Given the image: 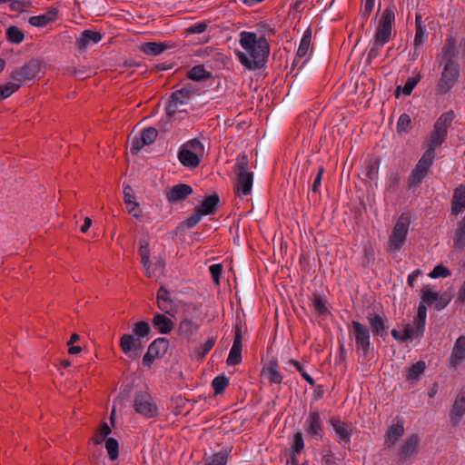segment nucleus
<instances>
[{
	"instance_id": "nucleus-43",
	"label": "nucleus",
	"mask_w": 465,
	"mask_h": 465,
	"mask_svg": "<svg viewBox=\"0 0 465 465\" xmlns=\"http://www.w3.org/2000/svg\"><path fill=\"white\" fill-rule=\"evenodd\" d=\"M165 340L164 339H156L155 341H153L150 346H149V349H148V352L144 355V358H143V361H146L147 358L149 357H155V356H158L160 351L158 350V347L162 346V351L163 352L165 351Z\"/></svg>"
},
{
	"instance_id": "nucleus-45",
	"label": "nucleus",
	"mask_w": 465,
	"mask_h": 465,
	"mask_svg": "<svg viewBox=\"0 0 465 465\" xmlns=\"http://www.w3.org/2000/svg\"><path fill=\"white\" fill-rule=\"evenodd\" d=\"M426 364L423 361H419L408 369L407 378L409 380H417L424 372Z\"/></svg>"
},
{
	"instance_id": "nucleus-3",
	"label": "nucleus",
	"mask_w": 465,
	"mask_h": 465,
	"mask_svg": "<svg viewBox=\"0 0 465 465\" xmlns=\"http://www.w3.org/2000/svg\"><path fill=\"white\" fill-rule=\"evenodd\" d=\"M139 254L144 273L150 278H158L163 274L164 261L161 256L150 257L149 243L145 240L140 241Z\"/></svg>"
},
{
	"instance_id": "nucleus-62",
	"label": "nucleus",
	"mask_w": 465,
	"mask_h": 465,
	"mask_svg": "<svg viewBox=\"0 0 465 465\" xmlns=\"http://www.w3.org/2000/svg\"><path fill=\"white\" fill-rule=\"evenodd\" d=\"M124 203H129L131 202L136 201L135 196L133 193V189L130 185H126L124 188Z\"/></svg>"
},
{
	"instance_id": "nucleus-26",
	"label": "nucleus",
	"mask_w": 465,
	"mask_h": 465,
	"mask_svg": "<svg viewBox=\"0 0 465 465\" xmlns=\"http://www.w3.org/2000/svg\"><path fill=\"white\" fill-rule=\"evenodd\" d=\"M404 434V426L402 422L392 424L389 427L385 436V445L388 447L394 446L400 438Z\"/></svg>"
},
{
	"instance_id": "nucleus-56",
	"label": "nucleus",
	"mask_w": 465,
	"mask_h": 465,
	"mask_svg": "<svg viewBox=\"0 0 465 465\" xmlns=\"http://www.w3.org/2000/svg\"><path fill=\"white\" fill-rule=\"evenodd\" d=\"M419 81H420V78H418V77L408 78L405 84L401 88L402 93L407 96L411 95V94L412 93L413 89L415 88V86L417 85Z\"/></svg>"
},
{
	"instance_id": "nucleus-21",
	"label": "nucleus",
	"mask_w": 465,
	"mask_h": 465,
	"mask_svg": "<svg viewBox=\"0 0 465 465\" xmlns=\"http://www.w3.org/2000/svg\"><path fill=\"white\" fill-rule=\"evenodd\" d=\"M331 425L340 443H350L352 431L349 425L338 419H332Z\"/></svg>"
},
{
	"instance_id": "nucleus-27",
	"label": "nucleus",
	"mask_w": 465,
	"mask_h": 465,
	"mask_svg": "<svg viewBox=\"0 0 465 465\" xmlns=\"http://www.w3.org/2000/svg\"><path fill=\"white\" fill-rule=\"evenodd\" d=\"M415 37H414V48L418 50L426 41L427 39V30L426 25H424L421 15H416L415 17Z\"/></svg>"
},
{
	"instance_id": "nucleus-7",
	"label": "nucleus",
	"mask_w": 465,
	"mask_h": 465,
	"mask_svg": "<svg viewBox=\"0 0 465 465\" xmlns=\"http://www.w3.org/2000/svg\"><path fill=\"white\" fill-rule=\"evenodd\" d=\"M434 158L435 153L432 152V149H427L424 152L410 175V188H416L422 183L430 171Z\"/></svg>"
},
{
	"instance_id": "nucleus-14",
	"label": "nucleus",
	"mask_w": 465,
	"mask_h": 465,
	"mask_svg": "<svg viewBox=\"0 0 465 465\" xmlns=\"http://www.w3.org/2000/svg\"><path fill=\"white\" fill-rule=\"evenodd\" d=\"M191 100V91L187 89H181L174 92L172 95L170 102L167 104V114L172 116L177 112H183L182 106L189 104Z\"/></svg>"
},
{
	"instance_id": "nucleus-2",
	"label": "nucleus",
	"mask_w": 465,
	"mask_h": 465,
	"mask_svg": "<svg viewBox=\"0 0 465 465\" xmlns=\"http://www.w3.org/2000/svg\"><path fill=\"white\" fill-rule=\"evenodd\" d=\"M203 155V144L198 139H192L181 146L178 159L184 167L194 168L199 165Z\"/></svg>"
},
{
	"instance_id": "nucleus-15",
	"label": "nucleus",
	"mask_w": 465,
	"mask_h": 465,
	"mask_svg": "<svg viewBox=\"0 0 465 465\" xmlns=\"http://www.w3.org/2000/svg\"><path fill=\"white\" fill-rule=\"evenodd\" d=\"M193 193V188L184 183H179L168 188L165 191V196L167 201L175 204L185 200Z\"/></svg>"
},
{
	"instance_id": "nucleus-22",
	"label": "nucleus",
	"mask_w": 465,
	"mask_h": 465,
	"mask_svg": "<svg viewBox=\"0 0 465 465\" xmlns=\"http://www.w3.org/2000/svg\"><path fill=\"white\" fill-rule=\"evenodd\" d=\"M465 360V336L460 335L455 341L451 354L450 356V364L453 367L460 365Z\"/></svg>"
},
{
	"instance_id": "nucleus-53",
	"label": "nucleus",
	"mask_w": 465,
	"mask_h": 465,
	"mask_svg": "<svg viewBox=\"0 0 465 465\" xmlns=\"http://www.w3.org/2000/svg\"><path fill=\"white\" fill-rule=\"evenodd\" d=\"M13 77L17 81H23L31 78L32 74H30V66L25 65L22 68L15 70L14 72Z\"/></svg>"
},
{
	"instance_id": "nucleus-23",
	"label": "nucleus",
	"mask_w": 465,
	"mask_h": 465,
	"mask_svg": "<svg viewBox=\"0 0 465 465\" xmlns=\"http://www.w3.org/2000/svg\"><path fill=\"white\" fill-rule=\"evenodd\" d=\"M465 414V392L460 393L450 410V418L453 425H458Z\"/></svg>"
},
{
	"instance_id": "nucleus-50",
	"label": "nucleus",
	"mask_w": 465,
	"mask_h": 465,
	"mask_svg": "<svg viewBox=\"0 0 465 465\" xmlns=\"http://www.w3.org/2000/svg\"><path fill=\"white\" fill-rule=\"evenodd\" d=\"M451 274L450 271L444 265L439 264L429 273V277L432 279L446 278Z\"/></svg>"
},
{
	"instance_id": "nucleus-60",
	"label": "nucleus",
	"mask_w": 465,
	"mask_h": 465,
	"mask_svg": "<svg viewBox=\"0 0 465 465\" xmlns=\"http://www.w3.org/2000/svg\"><path fill=\"white\" fill-rule=\"evenodd\" d=\"M203 215L196 209L195 213L185 221V224L188 228L194 227L201 220Z\"/></svg>"
},
{
	"instance_id": "nucleus-17",
	"label": "nucleus",
	"mask_w": 465,
	"mask_h": 465,
	"mask_svg": "<svg viewBox=\"0 0 465 465\" xmlns=\"http://www.w3.org/2000/svg\"><path fill=\"white\" fill-rule=\"evenodd\" d=\"M305 431L315 439H321L323 435L320 413L316 411H311L304 422Z\"/></svg>"
},
{
	"instance_id": "nucleus-37",
	"label": "nucleus",
	"mask_w": 465,
	"mask_h": 465,
	"mask_svg": "<svg viewBox=\"0 0 465 465\" xmlns=\"http://www.w3.org/2000/svg\"><path fill=\"white\" fill-rule=\"evenodd\" d=\"M401 177L398 173H392L386 179L385 197L396 193L400 187Z\"/></svg>"
},
{
	"instance_id": "nucleus-19",
	"label": "nucleus",
	"mask_w": 465,
	"mask_h": 465,
	"mask_svg": "<svg viewBox=\"0 0 465 465\" xmlns=\"http://www.w3.org/2000/svg\"><path fill=\"white\" fill-rule=\"evenodd\" d=\"M420 299H421V302L420 304H423V305L434 304L435 308L438 311L444 309L450 302V300L443 301L441 295H440L438 292L432 291L431 289H430L428 287H425L422 289Z\"/></svg>"
},
{
	"instance_id": "nucleus-24",
	"label": "nucleus",
	"mask_w": 465,
	"mask_h": 465,
	"mask_svg": "<svg viewBox=\"0 0 465 465\" xmlns=\"http://www.w3.org/2000/svg\"><path fill=\"white\" fill-rule=\"evenodd\" d=\"M465 210V185L460 184L454 190L451 203V213L459 214Z\"/></svg>"
},
{
	"instance_id": "nucleus-55",
	"label": "nucleus",
	"mask_w": 465,
	"mask_h": 465,
	"mask_svg": "<svg viewBox=\"0 0 465 465\" xmlns=\"http://www.w3.org/2000/svg\"><path fill=\"white\" fill-rule=\"evenodd\" d=\"M125 205H126V210L129 214H131L132 216H134L136 219H138L142 216V209L140 207L139 203L134 201V202H131L129 203H125Z\"/></svg>"
},
{
	"instance_id": "nucleus-34",
	"label": "nucleus",
	"mask_w": 465,
	"mask_h": 465,
	"mask_svg": "<svg viewBox=\"0 0 465 465\" xmlns=\"http://www.w3.org/2000/svg\"><path fill=\"white\" fill-rule=\"evenodd\" d=\"M458 51L456 47L455 38L450 36L446 39L444 47L442 48V59L447 62H454L453 58L457 55Z\"/></svg>"
},
{
	"instance_id": "nucleus-1",
	"label": "nucleus",
	"mask_w": 465,
	"mask_h": 465,
	"mask_svg": "<svg viewBox=\"0 0 465 465\" xmlns=\"http://www.w3.org/2000/svg\"><path fill=\"white\" fill-rule=\"evenodd\" d=\"M241 49L235 54L241 64L248 70H257L263 66L270 53L266 38L253 32L242 31L239 39Z\"/></svg>"
},
{
	"instance_id": "nucleus-11",
	"label": "nucleus",
	"mask_w": 465,
	"mask_h": 465,
	"mask_svg": "<svg viewBox=\"0 0 465 465\" xmlns=\"http://www.w3.org/2000/svg\"><path fill=\"white\" fill-rule=\"evenodd\" d=\"M237 168V183L235 186L236 193L239 196H246L252 191L253 175L247 169V162L245 158L239 160Z\"/></svg>"
},
{
	"instance_id": "nucleus-41",
	"label": "nucleus",
	"mask_w": 465,
	"mask_h": 465,
	"mask_svg": "<svg viewBox=\"0 0 465 465\" xmlns=\"http://www.w3.org/2000/svg\"><path fill=\"white\" fill-rule=\"evenodd\" d=\"M312 308L314 310V312L321 315V316H326L329 314V309L327 307V302H326V300L320 296V295H316L314 296V298L312 299Z\"/></svg>"
},
{
	"instance_id": "nucleus-8",
	"label": "nucleus",
	"mask_w": 465,
	"mask_h": 465,
	"mask_svg": "<svg viewBox=\"0 0 465 465\" xmlns=\"http://www.w3.org/2000/svg\"><path fill=\"white\" fill-rule=\"evenodd\" d=\"M134 411L144 418H154L158 415V407L147 390L137 391L134 400Z\"/></svg>"
},
{
	"instance_id": "nucleus-5",
	"label": "nucleus",
	"mask_w": 465,
	"mask_h": 465,
	"mask_svg": "<svg viewBox=\"0 0 465 465\" xmlns=\"http://www.w3.org/2000/svg\"><path fill=\"white\" fill-rule=\"evenodd\" d=\"M395 22V11L393 7H387L383 10L378 22L374 34L378 46H383L387 44L392 35V26Z\"/></svg>"
},
{
	"instance_id": "nucleus-44",
	"label": "nucleus",
	"mask_w": 465,
	"mask_h": 465,
	"mask_svg": "<svg viewBox=\"0 0 465 465\" xmlns=\"http://www.w3.org/2000/svg\"><path fill=\"white\" fill-rule=\"evenodd\" d=\"M188 76L194 81H202L209 78L210 74L205 70L203 65H195L189 72Z\"/></svg>"
},
{
	"instance_id": "nucleus-39",
	"label": "nucleus",
	"mask_w": 465,
	"mask_h": 465,
	"mask_svg": "<svg viewBox=\"0 0 465 465\" xmlns=\"http://www.w3.org/2000/svg\"><path fill=\"white\" fill-rule=\"evenodd\" d=\"M134 334L136 336V339L142 342L144 339L148 340V336L151 331L150 325L146 322H137L134 329Z\"/></svg>"
},
{
	"instance_id": "nucleus-16",
	"label": "nucleus",
	"mask_w": 465,
	"mask_h": 465,
	"mask_svg": "<svg viewBox=\"0 0 465 465\" xmlns=\"http://www.w3.org/2000/svg\"><path fill=\"white\" fill-rule=\"evenodd\" d=\"M242 332L240 326H236L235 333L233 338V343L230 350L227 364L233 366L237 365L242 361Z\"/></svg>"
},
{
	"instance_id": "nucleus-31",
	"label": "nucleus",
	"mask_w": 465,
	"mask_h": 465,
	"mask_svg": "<svg viewBox=\"0 0 465 465\" xmlns=\"http://www.w3.org/2000/svg\"><path fill=\"white\" fill-rule=\"evenodd\" d=\"M153 324L162 334L171 332L173 328V321L164 314L157 313L153 319Z\"/></svg>"
},
{
	"instance_id": "nucleus-20",
	"label": "nucleus",
	"mask_w": 465,
	"mask_h": 465,
	"mask_svg": "<svg viewBox=\"0 0 465 465\" xmlns=\"http://www.w3.org/2000/svg\"><path fill=\"white\" fill-rule=\"evenodd\" d=\"M157 306L158 308L172 316L174 315L176 310V304L170 297L168 290L162 286L157 292Z\"/></svg>"
},
{
	"instance_id": "nucleus-38",
	"label": "nucleus",
	"mask_w": 465,
	"mask_h": 465,
	"mask_svg": "<svg viewBox=\"0 0 465 465\" xmlns=\"http://www.w3.org/2000/svg\"><path fill=\"white\" fill-rule=\"evenodd\" d=\"M166 47L167 46L163 43L148 42L141 45V50L148 55H158L162 54Z\"/></svg>"
},
{
	"instance_id": "nucleus-63",
	"label": "nucleus",
	"mask_w": 465,
	"mask_h": 465,
	"mask_svg": "<svg viewBox=\"0 0 465 465\" xmlns=\"http://www.w3.org/2000/svg\"><path fill=\"white\" fill-rule=\"evenodd\" d=\"M382 46H378L376 40H373L372 45L368 53V59L372 60L379 55L380 50Z\"/></svg>"
},
{
	"instance_id": "nucleus-18",
	"label": "nucleus",
	"mask_w": 465,
	"mask_h": 465,
	"mask_svg": "<svg viewBox=\"0 0 465 465\" xmlns=\"http://www.w3.org/2000/svg\"><path fill=\"white\" fill-rule=\"evenodd\" d=\"M420 437L414 433L406 438L399 449L398 455L401 460H406L418 452Z\"/></svg>"
},
{
	"instance_id": "nucleus-59",
	"label": "nucleus",
	"mask_w": 465,
	"mask_h": 465,
	"mask_svg": "<svg viewBox=\"0 0 465 465\" xmlns=\"http://www.w3.org/2000/svg\"><path fill=\"white\" fill-rule=\"evenodd\" d=\"M375 0H364L361 13L363 17L368 18L374 8Z\"/></svg>"
},
{
	"instance_id": "nucleus-49",
	"label": "nucleus",
	"mask_w": 465,
	"mask_h": 465,
	"mask_svg": "<svg viewBox=\"0 0 465 465\" xmlns=\"http://www.w3.org/2000/svg\"><path fill=\"white\" fill-rule=\"evenodd\" d=\"M6 35L7 39L15 44L21 43L25 38L24 33L15 26L9 27L7 29Z\"/></svg>"
},
{
	"instance_id": "nucleus-40",
	"label": "nucleus",
	"mask_w": 465,
	"mask_h": 465,
	"mask_svg": "<svg viewBox=\"0 0 465 465\" xmlns=\"http://www.w3.org/2000/svg\"><path fill=\"white\" fill-rule=\"evenodd\" d=\"M228 454L226 451H219L204 459V465H226Z\"/></svg>"
},
{
	"instance_id": "nucleus-36",
	"label": "nucleus",
	"mask_w": 465,
	"mask_h": 465,
	"mask_svg": "<svg viewBox=\"0 0 465 465\" xmlns=\"http://www.w3.org/2000/svg\"><path fill=\"white\" fill-rule=\"evenodd\" d=\"M200 328V324L193 322L189 317H184L179 323V331L181 334L190 337L194 334Z\"/></svg>"
},
{
	"instance_id": "nucleus-10",
	"label": "nucleus",
	"mask_w": 465,
	"mask_h": 465,
	"mask_svg": "<svg viewBox=\"0 0 465 465\" xmlns=\"http://www.w3.org/2000/svg\"><path fill=\"white\" fill-rule=\"evenodd\" d=\"M460 75L459 65L455 62L445 63L436 91L440 94L448 93L456 84Z\"/></svg>"
},
{
	"instance_id": "nucleus-35",
	"label": "nucleus",
	"mask_w": 465,
	"mask_h": 465,
	"mask_svg": "<svg viewBox=\"0 0 465 465\" xmlns=\"http://www.w3.org/2000/svg\"><path fill=\"white\" fill-rule=\"evenodd\" d=\"M218 203L219 198L217 195H210L203 200V202L197 208V210L203 215L212 214L215 212Z\"/></svg>"
},
{
	"instance_id": "nucleus-51",
	"label": "nucleus",
	"mask_w": 465,
	"mask_h": 465,
	"mask_svg": "<svg viewBox=\"0 0 465 465\" xmlns=\"http://www.w3.org/2000/svg\"><path fill=\"white\" fill-rule=\"evenodd\" d=\"M184 317L196 318L200 314V307L194 303H183Z\"/></svg>"
},
{
	"instance_id": "nucleus-25",
	"label": "nucleus",
	"mask_w": 465,
	"mask_h": 465,
	"mask_svg": "<svg viewBox=\"0 0 465 465\" xmlns=\"http://www.w3.org/2000/svg\"><path fill=\"white\" fill-rule=\"evenodd\" d=\"M140 341L133 334H124L120 340V347L127 356H132L134 351L140 349Z\"/></svg>"
},
{
	"instance_id": "nucleus-6",
	"label": "nucleus",
	"mask_w": 465,
	"mask_h": 465,
	"mask_svg": "<svg viewBox=\"0 0 465 465\" xmlns=\"http://www.w3.org/2000/svg\"><path fill=\"white\" fill-rule=\"evenodd\" d=\"M410 218L408 215L401 214L390 235L389 242H388V251L391 252H398L405 243L409 227H410Z\"/></svg>"
},
{
	"instance_id": "nucleus-61",
	"label": "nucleus",
	"mask_w": 465,
	"mask_h": 465,
	"mask_svg": "<svg viewBox=\"0 0 465 465\" xmlns=\"http://www.w3.org/2000/svg\"><path fill=\"white\" fill-rule=\"evenodd\" d=\"M323 173H324L323 167H320L318 170V173L314 178L312 187V189L314 193L318 192L319 188L321 187Z\"/></svg>"
},
{
	"instance_id": "nucleus-4",
	"label": "nucleus",
	"mask_w": 465,
	"mask_h": 465,
	"mask_svg": "<svg viewBox=\"0 0 465 465\" xmlns=\"http://www.w3.org/2000/svg\"><path fill=\"white\" fill-rule=\"evenodd\" d=\"M454 119V114L452 111L443 113L435 122L433 130L429 136V147L435 153V148L440 145L446 139L448 134V128L451 124Z\"/></svg>"
},
{
	"instance_id": "nucleus-58",
	"label": "nucleus",
	"mask_w": 465,
	"mask_h": 465,
	"mask_svg": "<svg viewBox=\"0 0 465 465\" xmlns=\"http://www.w3.org/2000/svg\"><path fill=\"white\" fill-rule=\"evenodd\" d=\"M304 443L303 439L301 432H297L293 439V443L292 446V451L294 453H299L303 449Z\"/></svg>"
},
{
	"instance_id": "nucleus-42",
	"label": "nucleus",
	"mask_w": 465,
	"mask_h": 465,
	"mask_svg": "<svg viewBox=\"0 0 465 465\" xmlns=\"http://www.w3.org/2000/svg\"><path fill=\"white\" fill-rule=\"evenodd\" d=\"M55 17V13H48L41 15L32 16L29 23L33 26L43 27L52 22Z\"/></svg>"
},
{
	"instance_id": "nucleus-12",
	"label": "nucleus",
	"mask_w": 465,
	"mask_h": 465,
	"mask_svg": "<svg viewBox=\"0 0 465 465\" xmlns=\"http://www.w3.org/2000/svg\"><path fill=\"white\" fill-rule=\"evenodd\" d=\"M426 318L427 308L425 305L420 304L417 315L414 318L413 322L410 324H407L404 328L408 335H410V340L419 338L423 334L425 331Z\"/></svg>"
},
{
	"instance_id": "nucleus-33",
	"label": "nucleus",
	"mask_w": 465,
	"mask_h": 465,
	"mask_svg": "<svg viewBox=\"0 0 465 465\" xmlns=\"http://www.w3.org/2000/svg\"><path fill=\"white\" fill-rule=\"evenodd\" d=\"M453 245L457 250H465V215L458 223L457 229L453 236Z\"/></svg>"
},
{
	"instance_id": "nucleus-64",
	"label": "nucleus",
	"mask_w": 465,
	"mask_h": 465,
	"mask_svg": "<svg viewBox=\"0 0 465 465\" xmlns=\"http://www.w3.org/2000/svg\"><path fill=\"white\" fill-rule=\"evenodd\" d=\"M391 335L392 337L397 340V341H400L401 342L407 341V340H410V335H408L406 330L403 331V333L401 334L400 331H398L397 330L393 329L391 331Z\"/></svg>"
},
{
	"instance_id": "nucleus-29",
	"label": "nucleus",
	"mask_w": 465,
	"mask_h": 465,
	"mask_svg": "<svg viewBox=\"0 0 465 465\" xmlns=\"http://www.w3.org/2000/svg\"><path fill=\"white\" fill-rule=\"evenodd\" d=\"M367 320L373 333L381 337L386 334L387 326L383 316L372 313L367 317Z\"/></svg>"
},
{
	"instance_id": "nucleus-30",
	"label": "nucleus",
	"mask_w": 465,
	"mask_h": 465,
	"mask_svg": "<svg viewBox=\"0 0 465 465\" xmlns=\"http://www.w3.org/2000/svg\"><path fill=\"white\" fill-rule=\"evenodd\" d=\"M311 43H312V35H311V32L307 31L303 34V35L301 39V42H300V45H299V47H298V50L296 53L297 58L304 59V61H306L310 57V55L312 54Z\"/></svg>"
},
{
	"instance_id": "nucleus-48",
	"label": "nucleus",
	"mask_w": 465,
	"mask_h": 465,
	"mask_svg": "<svg viewBox=\"0 0 465 465\" xmlns=\"http://www.w3.org/2000/svg\"><path fill=\"white\" fill-rule=\"evenodd\" d=\"M118 448L119 444L114 438H108L105 441V449L108 452L109 458L114 460L118 458Z\"/></svg>"
},
{
	"instance_id": "nucleus-47",
	"label": "nucleus",
	"mask_w": 465,
	"mask_h": 465,
	"mask_svg": "<svg viewBox=\"0 0 465 465\" xmlns=\"http://www.w3.org/2000/svg\"><path fill=\"white\" fill-rule=\"evenodd\" d=\"M229 384V380L225 375H220L213 379V388L215 394H221Z\"/></svg>"
},
{
	"instance_id": "nucleus-57",
	"label": "nucleus",
	"mask_w": 465,
	"mask_h": 465,
	"mask_svg": "<svg viewBox=\"0 0 465 465\" xmlns=\"http://www.w3.org/2000/svg\"><path fill=\"white\" fill-rule=\"evenodd\" d=\"M111 432V429L109 428L107 423H104L97 434L94 437L95 443H101Z\"/></svg>"
},
{
	"instance_id": "nucleus-9",
	"label": "nucleus",
	"mask_w": 465,
	"mask_h": 465,
	"mask_svg": "<svg viewBox=\"0 0 465 465\" xmlns=\"http://www.w3.org/2000/svg\"><path fill=\"white\" fill-rule=\"evenodd\" d=\"M350 336L354 340L357 350L361 352L363 357H367L371 347V334L369 329L359 322L353 321L351 322Z\"/></svg>"
},
{
	"instance_id": "nucleus-13",
	"label": "nucleus",
	"mask_w": 465,
	"mask_h": 465,
	"mask_svg": "<svg viewBox=\"0 0 465 465\" xmlns=\"http://www.w3.org/2000/svg\"><path fill=\"white\" fill-rule=\"evenodd\" d=\"M158 135V131L153 127L143 129L139 136H134L130 143V152L136 154L144 145L152 144Z\"/></svg>"
},
{
	"instance_id": "nucleus-54",
	"label": "nucleus",
	"mask_w": 465,
	"mask_h": 465,
	"mask_svg": "<svg viewBox=\"0 0 465 465\" xmlns=\"http://www.w3.org/2000/svg\"><path fill=\"white\" fill-rule=\"evenodd\" d=\"M210 273L212 275L213 281L216 285L220 284V277L223 272V266L221 263H214L209 267Z\"/></svg>"
},
{
	"instance_id": "nucleus-52",
	"label": "nucleus",
	"mask_w": 465,
	"mask_h": 465,
	"mask_svg": "<svg viewBox=\"0 0 465 465\" xmlns=\"http://www.w3.org/2000/svg\"><path fill=\"white\" fill-rule=\"evenodd\" d=\"M19 85L15 84H8L5 86H0V100L8 98L11 96L17 89Z\"/></svg>"
},
{
	"instance_id": "nucleus-28",
	"label": "nucleus",
	"mask_w": 465,
	"mask_h": 465,
	"mask_svg": "<svg viewBox=\"0 0 465 465\" xmlns=\"http://www.w3.org/2000/svg\"><path fill=\"white\" fill-rule=\"evenodd\" d=\"M102 39V35L95 31L84 30L76 40V45L80 49L86 48L88 45L97 44Z\"/></svg>"
},
{
	"instance_id": "nucleus-32",
	"label": "nucleus",
	"mask_w": 465,
	"mask_h": 465,
	"mask_svg": "<svg viewBox=\"0 0 465 465\" xmlns=\"http://www.w3.org/2000/svg\"><path fill=\"white\" fill-rule=\"evenodd\" d=\"M262 375L269 381L270 383L279 384L282 381V376L278 371V364L272 361L269 365L264 367Z\"/></svg>"
},
{
	"instance_id": "nucleus-46",
	"label": "nucleus",
	"mask_w": 465,
	"mask_h": 465,
	"mask_svg": "<svg viewBox=\"0 0 465 465\" xmlns=\"http://www.w3.org/2000/svg\"><path fill=\"white\" fill-rule=\"evenodd\" d=\"M411 126V119L409 114H402L397 122V132L400 134H406L410 132Z\"/></svg>"
}]
</instances>
